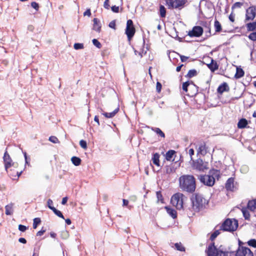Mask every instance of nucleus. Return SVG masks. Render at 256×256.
<instances>
[{
	"label": "nucleus",
	"mask_w": 256,
	"mask_h": 256,
	"mask_svg": "<svg viewBox=\"0 0 256 256\" xmlns=\"http://www.w3.org/2000/svg\"><path fill=\"white\" fill-rule=\"evenodd\" d=\"M110 1L109 0H105L104 4V6L105 8L108 10L110 8Z\"/></svg>",
	"instance_id": "55"
},
{
	"label": "nucleus",
	"mask_w": 256,
	"mask_h": 256,
	"mask_svg": "<svg viewBox=\"0 0 256 256\" xmlns=\"http://www.w3.org/2000/svg\"><path fill=\"white\" fill-rule=\"evenodd\" d=\"M84 16H91V12L90 9H87L86 11L84 13Z\"/></svg>",
	"instance_id": "59"
},
{
	"label": "nucleus",
	"mask_w": 256,
	"mask_h": 256,
	"mask_svg": "<svg viewBox=\"0 0 256 256\" xmlns=\"http://www.w3.org/2000/svg\"><path fill=\"white\" fill-rule=\"evenodd\" d=\"M28 229V227L22 224L18 225V230L20 232H24Z\"/></svg>",
	"instance_id": "54"
},
{
	"label": "nucleus",
	"mask_w": 256,
	"mask_h": 256,
	"mask_svg": "<svg viewBox=\"0 0 256 256\" xmlns=\"http://www.w3.org/2000/svg\"><path fill=\"white\" fill-rule=\"evenodd\" d=\"M205 252L207 256H222L218 252L214 242H212L208 244Z\"/></svg>",
	"instance_id": "8"
},
{
	"label": "nucleus",
	"mask_w": 256,
	"mask_h": 256,
	"mask_svg": "<svg viewBox=\"0 0 256 256\" xmlns=\"http://www.w3.org/2000/svg\"><path fill=\"white\" fill-rule=\"evenodd\" d=\"M31 6L34 8L36 10H38L39 9V5L38 4L35 2H31Z\"/></svg>",
	"instance_id": "53"
},
{
	"label": "nucleus",
	"mask_w": 256,
	"mask_h": 256,
	"mask_svg": "<svg viewBox=\"0 0 256 256\" xmlns=\"http://www.w3.org/2000/svg\"><path fill=\"white\" fill-rule=\"evenodd\" d=\"M234 17H235V15L232 12L229 16H228V18H229V20L230 22H234Z\"/></svg>",
	"instance_id": "58"
},
{
	"label": "nucleus",
	"mask_w": 256,
	"mask_h": 256,
	"mask_svg": "<svg viewBox=\"0 0 256 256\" xmlns=\"http://www.w3.org/2000/svg\"><path fill=\"white\" fill-rule=\"evenodd\" d=\"M71 161L72 163L76 166H80L82 162L81 159L80 158L76 156H74L71 158Z\"/></svg>",
	"instance_id": "30"
},
{
	"label": "nucleus",
	"mask_w": 256,
	"mask_h": 256,
	"mask_svg": "<svg viewBox=\"0 0 256 256\" xmlns=\"http://www.w3.org/2000/svg\"><path fill=\"white\" fill-rule=\"evenodd\" d=\"M160 154L156 152L153 154L152 158V160L153 164L158 166H160Z\"/></svg>",
	"instance_id": "24"
},
{
	"label": "nucleus",
	"mask_w": 256,
	"mask_h": 256,
	"mask_svg": "<svg viewBox=\"0 0 256 256\" xmlns=\"http://www.w3.org/2000/svg\"><path fill=\"white\" fill-rule=\"evenodd\" d=\"M111 8L112 10L114 12L117 13L119 12V6H112Z\"/></svg>",
	"instance_id": "56"
},
{
	"label": "nucleus",
	"mask_w": 256,
	"mask_h": 256,
	"mask_svg": "<svg viewBox=\"0 0 256 256\" xmlns=\"http://www.w3.org/2000/svg\"><path fill=\"white\" fill-rule=\"evenodd\" d=\"M74 47L75 50L82 49L84 48L83 44H80V43L74 44Z\"/></svg>",
	"instance_id": "45"
},
{
	"label": "nucleus",
	"mask_w": 256,
	"mask_h": 256,
	"mask_svg": "<svg viewBox=\"0 0 256 256\" xmlns=\"http://www.w3.org/2000/svg\"><path fill=\"white\" fill-rule=\"evenodd\" d=\"M152 130L155 132L157 134L162 138H164L165 134L164 132L158 128H152Z\"/></svg>",
	"instance_id": "31"
},
{
	"label": "nucleus",
	"mask_w": 256,
	"mask_h": 256,
	"mask_svg": "<svg viewBox=\"0 0 256 256\" xmlns=\"http://www.w3.org/2000/svg\"><path fill=\"white\" fill-rule=\"evenodd\" d=\"M207 166L208 164L200 158L197 160L193 164L194 168L200 171H204L208 169Z\"/></svg>",
	"instance_id": "12"
},
{
	"label": "nucleus",
	"mask_w": 256,
	"mask_h": 256,
	"mask_svg": "<svg viewBox=\"0 0 256 256\" xmlns=\"http://www.w3.org/2000/svg\"><path fill=\"white\" fill-rule=\"evenodd\" d=\"M248 244L249 246L253 248H256V240L251 239L248 242Z\"/></svg>",
	"instance_id": "43"
},
{
	"label": "nucleus",
	"mask_w": 256,
	"mask_h": 256,
	"mask_svg": "<svg viewBox=\"0 0 256 256\" xmlns=\"http://www.w3.org/2000/svg\"><path fill=\"white\" fill-rule=\"evenodd\" d=\"M187 2V0H166L168 9H182Z\"/></svg>",
	"instance_id": "5"
},
{
	"label": "nucleus",
	"mask_w": 256,
	"mask_h": 256,
	"mask_svg": "<svg viewBox=\"0 0 256 256\" xmlns=\"http://www.w3.org/2000/svg\"><path fill=\"white\" fill-rule=\"evenodd\" d=\"M198 72L197 71L194 69L190 70L187 74L186 76V77L188 78H192L194 76H195L197 75Z\"/></svg>",
	"instance_id": "33"
},
{
	"label": "nucleus",
	"mask_w": 256,
	"mask_h": 256,
	"mask_svg": "<svg viewBox=\"0 0 256 256\" xmlns=\"http://www.w3.org/2000/svg\"><path fill=\"white\" fill-rule=\"evenodd\" d=\"M217 250L222 256H229V252L224 250L222 245H220Z\"/></svg>",
	"instance_id": "27"
},
{
	"label": "nucleus",
	"mask_w": 256,
	"mask_h": 256,
	"mask_svg": "<svg viewBox=\"0 0 256 256\" xmlns=\"http://www.w3.org/2000/svg\"><path fill=\"white\" fill-rule=\"evenodd\" d=\"M162 85L159 82H157L156 85V90L158 92H160L162 90Z\"/></svg>",
	"instance_id": "52"
},
{
	"label": "nucleus",
	"mask_w": 256,
	"mask_h": 256,
	"mask_svg": "<svg viewBox=\"0 0 256 256\" xmlns=\"http://www.w3.org/2000/svg\"><path fill=\"white\" fill-rule=\"evenodd\" d=\"M160 14L161 18H164L166 16V10L164 6L160 5Z\"/></svg>",
	"instance_id": "35"
},
{
	"label": "nucleus",
	"mask_w": 256,
	"mask_h": 256,
	"mask_svg": "<svg viewBox=\"0 0 256 256\" xmlns=\"http://www.w3.org/2000/svg\"><path fill=\"white\" fill-rule=\"evenodd\" d=\"M157 202H160L161 203H164V200L160 191H158L156 192Z\"/></svg>",
	"instance_id": "36"
},
{
	"label": "nucleus",
	"mask_w": 256,
	"mask_h": 256,
	"mask_svg": "<svg viewBox=\"0 0 256 256\" xmlns=\"http://www.w3.org/2000/svg\"><path fill=\"white\" fill-rule=\"evenodd\" d=\"M248 124V120L246 118H241L238 123V128H245Z\"/></svg>",
	"instance_id": "26"
},
{
	"label": "nucleus",
	"mask_w": 256,
	"mask_h": 256,
	"mask_svg": "<svg viewBox=\"0 0 256 256\" xmlns=\"http://www.w3.org/2000/svg\"><path fill=\"white\" fill-rule=\"evenodd\" d=\"M94 120L98 124V126H100V122L98 119V116H96L94 118Z\"/></svg>",
	"instance_id": "63"
},
{
	"label": "nucleus",
	"mask_w": 256,
	"mask_h": 256,
	"mask_svg": "<svg viewBox=\"0 0 256 256\" xmlns=\"http://www.w3.org/2000/svg\"><path fill=\"white\" fill-rule=\"evenodd\" d=\"M53 204V202L51 199H48L47 202V205L48 208L50 209L51 210H52L54 208V206H52Z\"/></svg>",
	"instance_id": "51"
},
{
	"label": "nucleus",
	"mask_w": 256,
	"mask_h": 256,
	"mask_svg": "<svg viewBox=\"0 0 256 256\" xmlns=\"http://www.w3.org/2000/svg\"><path fill=\"white\" fill-rule=\"evenodd\" d=\"M176 154V152L174 150H169L166 154V159L167 160L170 161L172 160L174 155Z\"/></svg>",
	"instance_id": "28"
},
{
	"label": "nucleus",
	"mask_w": 256,
	"mask_h": 256,
	"mask_svg": "<svg viewBox=\"0 0 256 256\" xmlns=\"http://www.w3.org/2000/svg\"><path fill=\"white\" fill-rule=\"evenodd\" d=\"M167 213L173 218H176L177 217V212L176 210L168 206L164 207Z\"/></svg>",
	"instance_id": "20"
},
{
	"label": "nucleus",
	"mask_w": 256,
	"mask_h": 256,
	"mask_svg": "<svg viewBox=\"0 0 256 256\" xmlns=\"http://www.w3.org/2000/svg\"><path fill=\"white\" fill-rule=\"evenodd\" d=\"M80 145L82 148L84 149H86L87 148V143L84 140H80Z\"/></svg>",
	"instance_id": "49"
},
{
	"label": "nucleus",
	"mask_w": 256,
	"mask_h": 256,
	"mask_svg": "<svg viewBox=\"0 0 256 256\" xmlns=\"http://www.w3.org/2000/svg\"><path fill=\"white\" fill-rule=\"evenodd\" d=\"M208 148L206 146V144L204 142H201L198 146V154L204 156L208 152Z\"/></svg>",
	"instance_id": "16"
},
{
	"label": "nucleus",
	"mask_w": 256,
	"mask_h": 256,
	"mask_svg": "<svg viewBox=\"0 0 256 256\" xmlns=\"http://www.w3.org/2000/svg\"><path fill=\"white\" fill-rule=\"evenodd\" d=\"M207 66L212 72H214L215 70H218L219 68V65H207Z\"/></svg>",
	"instance_id": "48"
},
{
	"label": "nucleus",
	"mask_w": 256,
	"mask_h": 256,
	"mask_svg": "<svg viewBox=\"0 0 256 256\" xmlns=\"http://www.w3.org/2000/svg\"><path fill=\"white\" fill-rule=\"evenodd\" d=\"M41 222V220L39 218H36L34 219L33 222V228H36L38 226V225Z\"/></svg>",
	"instance_id": "41"
},
{
	"label": "nucleus",
	"mask_w": 256,
	"mask_h": 256,
	"mask_svg": "<svg viewBox=\"0 0 256 256\" xmlns=\"http://www.w3.org/2000/svg\"><path fill=\"white\" fill-rule=\"evenodd\" d=\"M136 32V29L132 20H128L126 22V34L128 40H130L134 36Z\"/></svg>",
	"instance_id": "6"
},
{
	"label": "nucleus",
	"mask_w": 256,
	"mask_h": 256,
	"mask_svg": "<svg viewBox=\"0 0 256 256\" xmlns=\"http://www.w3.org/2000/svg\"><path fill=\"white\" fill-rule=\"evenodd\" d=\"M181 62H190L188 60L190 58L189 56L180 55V56Z\"/></svg>",
	"instance_id": "46"
},
{
	"label": "nucleus",
	"mask_w": 256,
	"mask_h": 256,
	"mask_svg": "<svg viewBox=\"0 0 256 256\" xmlns=\"http://www.w3.org/2000/svg\"><path fill=\"white\" fill-rule=\"evenodd\" d=\"M236 68V72L234 76V78L238 80L242 78L244 74V71L241 68L240 66L232 65Z\"/></svg>",
	"instance_id": "15"
},
{
	"label": "nucleus",
	"mask_w": 256,
	"mask_h": 256,
	"mask_svg": "<svg viewBox=\"0 0 256 256\" xmlns=\"http://www.w3.org/2000/svg\"><path fill=\"white\" fill-rule=\"evenodd\" d=\"M178 181L179 188L182 191L190 194H192L195 191L196 182L192 175H182L179 178Z\"/></svg>",
	"instance_id": "1"
},
{
	"label": "nucleus",
	"mask_w": 256,
	"mask_h": 256,
	"mask_svg": "<svg viewBox=\"0 0 256 256\" xmlns=\"http://www.w3.org/2000/svg\"><path fill=\"white\" fill-rule=\"evenodd\" d=\"M238 227V221L236 219H226L222 224L220 230L224 231L234 232Z\"/></svg>",
	"instance_id": "3"
},
{
	"label": "nucleus",
	"mask_w": 256,
	"mask_h": 256,
	"mask_svg": "<svg viewBox=\"0 0 256 256\" xmlns=\"http://www.w3.org/2000/svg\"><path fill=\"white\" fill-rule=\"evenodd\" d=\"M174 246H175L176 248L178 250H179V251H180V252H184L185 251V248L182 244L181 243H176Z\"/></svg>",
	"instance_id": "38"
},
{
	"label": "nucleus",
	"mask_w": 256,
	"mask_h": 256,
	"mask_svg": "<svg viewBox=\"0 0 256 256\" xmlns=\"http://www.w3.org/2000/svg\"><path fill=\"white\" fill-rule=\"evenodd\" d=\"M243 4L240 2H235L232 7V9L234 10L236 8H240L242 6Z\"/></svg>",
	"instance_id": "47"
},
{
	"label": "nucleus",
	"mask_w": 256,
	"mask_h": 256,
	"mask_svg": "<svg viewBox=\"0 0 256 256\" xmlns=\"http://www.w3.org/2000/svg\"><path fill=\"white\" fill-rule=\"evenodd\" d=\"M246 26L248 32H255L254 30H256V22L246 23Z\"/></svg>",
	"instance_id": "23"
},
{
	"label": "nucleus",
	"mask_w": 256,
	"mask_h": 256,
	"mask_svg": "<svg viewBox=\"0 0 256 256\" xmlns=\"http://www.w3.org/2000/svg\"><path fill=\"white\" fill-rule=\"evenodd\" d=\"M14 204L12 202L10 204L6 206L5 210H6V214L8 216L12 215L13 214V206Z\"/></svg>",
	"instance_id": "25"
},
{
	"label": "nucleus",
	"mask_w": 256,
	"mask_h": 256,
	"mask_svg": "<svg viewBox=\"0 0 256 256\" xmlns=\"http://www.w3.org/2000/svg\"><path fill=\"white\" fill-rule=\"evenodd\" d=\"M204 32L202 27L200 26H194L192 28L191 30L188 32V36L190 37H200Z\"/></svg>",
	"instance_id": "11"
},
{
	"label": "nucleus",
	"mask_w": 256,
	"mask_h": 256,
	"mask_svg": "<svg viewBox=\"0 0 256 256\" xmlns=\"http://www.w3.org/2000/svg\"><path fill=\"white\" fill-rule=\"evenodd\" d=\"M247 206L250 211L256 212V198L249 200Z\"/></svg>",
	"instance_id": "21"
},
{
	"label": "nucleus",
	"mask_w": 256,
	"mask_h": 256,
	"mask_svg": "<svg viewBox=\"0 0 256 256\" xmlns=\"http://www.w3.org/2000/svg\"><path fill=\"white\" fill-rule=\"evenodd\" d=\"M166 172L167 174H170L174 173L175 172V169L173 166H165Z\"/></svg>",
	"instance_id": "37"
},
{
	"label": "nucleus",
	"mask_w": 256,
	"mask_h": 256,
	"mask_svg": "<svg viewBox=\"0 0 256 256\" xmlns=\"http://www.w3.org/2000/svg\"><path fill=\"white\" fill-rule=\"evenodd\" d=\"M208 174L213 177L214 180L216 178L218 180L220 178V170L212 169L210 170Z\"/></svg>",
	"instance_id": "19"
},
{
	"label": "nucleus",
	"mask_w": 256,
	"mask_h": 256,
	"mask_svg": "<svg viewBox=\"0 0 256 256\" xmlns=\"http://www.w3.org/2000/svg\"><path fill=\"white\" fill-rule=\"evenodd\" d=\"M242 212L244 218L246 220H249L250 218V214L246 208H242Z\"/></svg>",
	"instance_id": "34"
},
{
	"label": "nucleus",
	"mask_w": 256,
	"mask_h": 256,
	"mask_svg": "<svg viewBox=\"0 0 256 256\" xmlns=\"http://www.w3.org/2000/svg\"><path fill=\"white\" fill-rule=\"evenodd\" d=\"M248 38L250 40L256 42V30L250 34Z\"/></svg>",
	"instance_id": "42"
},
{
	"label": "nucleus",
	"mask_w": 256,
	"mask_h": 256,
	"mask_svg": "<svg viewBox=\"0 0 256 256\" xmlns=\"http://www.w3.org/2000/svg\"><path fill=\"white\" fill-rule=\"evenodd\" d=\"M230 88L228 84L226 82H224L222 84L219 86L217 89V92L218 93L222 94L224 92H228Z\"/></svg>",
	"instance_id": "17"
},
{
	"label": "nucleus",
	"mask_w": 256,
	"mask_h": 256,
	"mask_svg": "<svg viewBox=\"0 0 256 256\" xmlns=\"http://www.w3.org/2000/svg\"><path fill=\"white\" fill-rule=\"evenodd\" d=\"M3 159L4 164V168L6 170L14 164V163L12 162V160L7 151H6L4 152Z\"/></svg>",
	"instance_id": "13"
},
{
	"label": "nucleus",
	"mask_w": 256,
	"mask_h": 256,
	"mask_svg": "<svg viewBox=\"0 0 256 256\" xmlns=\"http://www.w3.org/2000/svg\"><path fill=\"white\" fill-rule=\"evenodd\" d=\"M46 232V230H43L42 228L38 231L37 233H36V236H42Z\"/></svg>",
	"instance_id": "60"
},
{
	"label": "nucleus",
	"mask_w": 256,
	"mask_h": 256,
	"mask_svg": "<svg viewBox=\"0 0 256 256\" xmlns=\"http://www.w3.org/2000/svg\"><path fill=\"white\" fill-rule=\"evenodd\" d=\"M48 140L50 142L54 144H57L59 142L58 138L55 136H50Z\"/></svg>",
	"instance_id": "44"
},
{
	"label": "nucleus",
	"mask_w": 256,
	"mask_h": 256,
	"mask_svg": "<svg viewBox=\"0 0 256 256\" xmlns=\"http://www.w3.org/2000/svg\"><path fill=\"white\" fill-rule=\"evenodd\" d=\"M92 43L93 44L96 46L97 48H100L101 46H102V44H101L98 42V40H97L96 39H93L92 40Z\"/></svg>",
	"instance_id": "50"
},
{
	"label": "nucleus",
	"mask_w": 256,
	"mask_h": 256,
	"mask_svg": "<svg viewBox=\"0 0 256 256\" xmlns=\"http://www.w3.org/2000/svg\"><path fill=\"white\" fill-rule=\"evenodd\" d=\"M200 182L206 186H212L214 185L215 180L213 177L209 174L200 176Z\"/></svg>",
	"instance_id": "9"
},
{
	"label": "nucleus",
	"mask_w": 256,
	"mask_h": 256,
	"mask_svg": "<svg viewBox=\"0 0 256 256\" xmlns=\"http://www.w3.org/2000/svg\"><path fill=\"white\" fill-rule=\"evenodd\" d=\"M108 26L110 28L116 29V24L115 20H112V21L110 22L108 24Z\"/></svg>",
	"instance_id": "57"
},
{
	"label": "nucleus",
	"mask_w": 256,
	"mask_h": 256,
	"mask_svg": "<svg viewBox=\"0 0 256 256\" xmlns=\"http://www.w3.org/2000/svg\"><path fill=\"white\" fill-rule=\"evenodd\" d=\"M214 28L216 32H220L222 30V25L220 23L216 20L214 21Z\"/></svg>",
	"instance_id": "29"
},
{
	"label": "nucleus",
	"mask_w": 256,
	"mask_h": 256,
	"mask_svg": "<svg viewBox=\"0 0 256 256\" xmlns=\"http://www.w3.org/2000/svg\"><path fill=\"white\" fill-rule=\"evenodd\" d=\"M119 110V108L118 107L113 112H106L102 111V114L106 118H112L116 116V114L118 112Z\"/></svg>",
	"instance_id": "22"
},
{
	"label": "nucleus",
	"mask_w": 256,
	"mask_h": 256,
	"mask_svg": "<svg viewBox=\"0 0 256 256\" xmlns=\"http://www.w3.org/2000/svg\"><path fill=\"white\" fill-rule=\"evenodd\" d=\"M52 210L54 213V214L58 216L60 218H62L63 219H64V218L60 211L58 210L55 208H54V209Z\"/></svg>",
	"instance_id": "40"
},
{
	"label": "nucleus",
	"mask_w": 256,
	"mask_h": 256,
	"mask_svg": "<svg viewBox=\"0 0 256 256\" xmlns=\"http://www.w3.org/2000/svg\"><path fill=\"white\" fill-rule=\"evenodd\" d=\"M256 16V6H250L246 10L244 22L253 20Z\"/></svg>",
	"instance_id": "7"
},
{
	"label": "nucleus",
	"mask_w": 256,
	"mask_h": 256,
	"mask_svg": "<svg viewBox=\"0 0 256 256\" xmlns=\"http://www.w3.org/2000/svg\"><path fill=\"white\" fill-rule=\"evenodd\" d=\"M18 242L24 244L26 243V240L24 238H20L18 239Z\"/></svg>",
	"instance_id": "61"
},
{
	"label": "nucleus",
	"mask_w": 256,
	"mask_h": 256,
	"mask_svg": "<svg viewBox=\"0 0 256 256\" xmlns=\"http://www.w3.org/2000/svg\"><path fill=\"white\" fill-rule=\"evenodd\" d=\"M192 208L195 211H199L206 204V199L202 195L199 194H195L190 198Z\"/></svg>",
	"instance_id": "2"
},
{
	"label": "nucleus",
	"mask_w": 256,
	"mask_h": 256,
	"mask_svg": "<svg viewBox=\"0 0 256 256\" xmlns=\"http://www.w3.org/2000/svg\"><path fill=\"white\" fill-rule=\"evenodd\" d=\"M236 256H254V254L249 248L242 246L238 248Z\"/></svg>",
	"instance_id": "10"
},
{
	"label": "nucleus",
	"mask_w": 256,
	"mask_h": 256,
	"mask_svg": "<svg viewBox=\"0 0 256 256\" xmlns=\"http://www.w3.org/2000/svg\"><path fill=\"white\" fill-rule=\"evenodd\" d=\"M93 30L98 32H100L101 30V24L100 21L97 18H94L93 20Z\"/></svg>",
	"instance_id": "18"
},
{
	"label": "nucleus",
	"mask_w": 256,
	"mask_h": 256,
	"mask_svg": "<svg viewBox=\"0 0 256 256\" xmlns=\"http://www.w3.org/2000/svg\"><path fill=\"white\" fill-rule=\"evenodd\" d=\"M220 234V230H215L210 236V240L213 241Z\"/></svg>",
	"instance_id": "39"
},
{
	"label": "nucleus",
	"mask_w": 256,
	"mask_h": 256,
	"mask_svg": "<svg viewBox=\"0 0 256 256\" xmlns=\"http://www.w3.org/2000/svg\"><path fill=\"white\" fill-rule=\"evenodd\" d=\"M190 84H192L194 86H195L196 87V88L197 89L196 92H198V87L197 86H196L192 82H190L188 81H187V82L183 83V84H182L183 90L185 92H188V88Z\"/></svg>",
	"instance_id": "32"
},
{
	"label": "nucleus",
	"mask_w": 256,
	"mask_h": 256,
	"mask_svg": "<svg viewBox=\"0 0 256 256\" xmlns=\"http://www.w3.org/2000/svg\"><path fill=\"white\" fill-rule=\"evenodd\" d=\"M184 198H186V197L184 194L178 192L174 194L172 196L170 202L178 210H181L184 208Z\"/></svg>",
	"instance_id": "4"
},
{
	"label": "nucleus",
	"mask_w": 256,
	"mask_h": 256,
	"mask_svg": "<svg viewBox=\"0 0 256 256\" xmlns=\"http://www.w3.org/2000/svg\"><path fill=\"white\" fill-rule=\"evenodd\" d=\"M234 178H229L226 182L225 187L228 190L234 191L237 189Z\"/></svg>",
	"instance_id": "14"
},
{
	"label": "nucleus",
	"mask_w": 256,
	"mask_h": 256,
	"mask_svg": "<svg viewBox=\"0 0 256 256\" xmlns=\"http://www.w3.org/2000/svg\"><path fill=\"white\" fill-rule=\"evenodd\" d=\"M194 149L190 148L189 150L188 153L191 157L192 156H193L194 154Z\"/></svg>",
	"instance_id": "64"
},
{
	"label": "nucleus",
	"mask_w": 256,
	"mask_h": 256,
	"mask_svg": "<svg viewBox=\"0 0 256 256\" xmlns=\"http://www.w3.org/2000/svg\"><path fill=\"white\" fill-rule=\"evenodd\" d=\"M68 201V198L66 196L63 198L62 201V204L64 205L66 204Z\"/></svg>",
	"instance_id": "62"
}]
</instances>
